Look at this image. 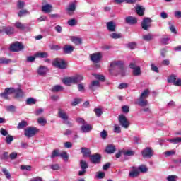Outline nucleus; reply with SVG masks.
I'll use <instances>...</instances> for the list:
<instances>
[{"instance_id":"obj_1","label":"nucleus","mask_w":181,"mask_h":181,"mask_svg":"<svg viewBox=\"0 0 181 181\" xmlns=\"http://www.w3.org/2000/svg\"><path fill=\"white\" fill-rule=\"evenodd\" d=\"M58 117L59 118H61V119H63L64 124L69 125V127H73L71 122H69V115H67V112L64 111V110L62 108L58 109Z\"/></svg>"},{"instance_id":"obj_2","label":"nucleus","mask_w":181,"mask_h":181,"mask_svg":"<svg viewBox=\"0 0 181 181\" xmlns=\"http://www.w3.org/2000/svg\"><path fill=\"white\" fill-rule=\"evenodd\" d=\"M52 66H54V67H57V69H64L67 67V64H66V62H64V59L56 58L52 62Z\"/></svg>"},{"instance_id":"obj_3","label":"nucleus","mask_w":181,"mask_h":181,"mask_svg":"<svg viewBox=\"0 0 181 181\" xmlns=\"http://www.w3.org/2000/svg\"><path fill=\"white\" fill-rule=\"evenodd\" d=\"M37 131L36 127H28L24 130V135L28 138H32L36 135Z\"/></svg>"},{"instance_id":"obj_4","label":"nucleus","mask_w":181,"mask_h":181,"mask_svg":"<svg viewBox=\"0 0 181 181\" xmlns=\"http://www.w3.org/2000/svg\"><path fill=\"white\" fill-rule=\"evenodd\" d=\"M119 122L123 128H125V129H128L129 127V122H128V119H127V117L124 115H119Z\"/></svg>"},{"instance_id":"obj_5","label":"nucleus","mask_w":181,"mask_h":181,"mask_svg":"<svg viewBox=\"0 0 181 181\" xmlns=\"http://www.w3.org/2000/svg\"><path fill=\"white\" fill-rule=\"evenodd\" d=\"M130 69H132L133 75L138 77L142 74V71H141V66H136L135 63H131L129 65Z\"/></svg>"},{"instance_id":"obj_6","label":"nucleus","mask_w":181,"mask_h":181,"mask_svg":"<svg viewBox=\"0 0 181 181\" xmlns=\"http://www.w3.org/2000/svg\"><path fill=\"white\" fill-rule=\"evenodd\" d=\"M151 23H152V18H144L141 22V28L144 30H148L151 28Z\"/></svg>"},{"instance_id":"obj_7","label":"nucleus","mask_w":181,"mask_h":181,"mask_svg":"<svg viewBox=\"0 0 181 181\" xmlns=\"http://www.w3.org/2000/svg\"><path fill=\"white\" fill-rule=\"evenodd\" d=\"M10 50L11 52H21V50H23V45L21 42H16L11 45Z\"/></svg>"},{"instance_id":"obj_8","label":"nucleus","mask_w":181,"mask_h":181,"mask_svg":"<svg viewBox=\"0 0 181 181\" xmlns=\"http://www.w3.org/2000/svg\"><path fill=\"white\" fill-rule=\"evenodd\" d=\"M101 87V83H100V81L93 80L89 84V90L91 91H95L98 88Z\"/></svg>"},{"instance_id":"obj_9","label":"nucleus","mask_w":181,"mask_h":181,"mask_svg":"<svg viewBox=\"0 0 181 181\" xmlns=\"http://www.w3.org/2000/svg\"><path fill=\"white\" fill-rule=\"evenodd\" d=\"M101 52H95L90 55V60L93 62V63H99L101 61Z\"/></svg>"},{"instance_id":"obj_10","label":"nucleus","mask_w":181,"mask_h":181,"mask_svg":"<svg viewBox=\"0 0 181 181\" xmlns=\"http://www.w3.org/2000/svg\"><path fill=\"white\" fill-rule=\"evenodd\" d=\"M47 71H49V68L45 66H40L37 69V74L38 76H41L45 77L47 74Z\"/></svg>"},{"instance_id":"obj_11","label":"nucleus","mask_w":181,"mask_h":181,"mask_svg":"<svg viewBox=\"0 0 181 181\" xmlns=\"http://www.w3.org/2000/svg\"><path fill=\"white\" fill-rule=\"evenodd\" d=\"M90 162L97 165V163H100L101 162V155L96 153L95 155H91L90 157Z\"/></svg>"},{"instance_id":"obj_12","label":"nucleus","mask_w":181,"mask_h":181,"mask_svg":"<svg viewBox=\"0 0 181 181\" xmlns=\"http://www.w3.org/2000/svg\"><path fill=\"white\" fill-rule=\"evenodd\" d=\"M107 29L109 32H115L117 24L114 21H109L106 23Z\"/></svg>"},{"instance_id":"obj_13","label":"nucleus","mask_w":181,"mask_h":181,"mask_svg":"<svg viewBox=\"0 0 181 181\" xmlns=\"http://www.w3.org/2000/svg\"><path fill=\"white\" fill-rule=\"evenodd\" d=\"M125 22L129 25H135L136 23H138V18L134 16H127L125 18Z\"/></svg>"},{"instance_id":"obj_14","label":"nucleus","mask_w":181,"mask_h":181,"mask_svg":"<svg viewBox=\"0 0 181 181\" xmlns=\"http://www.w3.org/2000/svg\"><path fill=\"white\" fill-rule=\"evenodd\" d=\"M42 11L45 13H50V12L53 11V6H52V4H47L45 5H43L42 6Z\"/></svg>"},{"instance_id":"obj_15","label":"nucleus","mask_w":181,"mask_h":181,"mask_svg":"<svg viewBox=\"0 0 181 181\" xmlns=\"http://www.w3.org/2000/svg\"><path fill=\"white\" fill-rule=\"evenodd\" d=\"M143 158H152V149L146 148L141 152Z\"/></svg>"},{"instance_id":"obj_16","label":"nucleus","mask_w":181,"mask_h":181,"mask_svg":"<svg viewBox=\"0 0 181 181\" xmlns=\"http://www.w3.org/2000/svg\"><path fill=\"white\" fill-rule=\"evenodd\" d=\"M74 51V47L70 45H66L63 48V52L65 54H70L71 53H73Z\"/></svg>"},{"instance_id":"obj_17","label":"nucleus","mask_w":181,"mask_h":181,"mask_svg":"<svg viewBox=\"0 0 181 181\" xmlns=\"http://www.w3.org/2000/svg\"><path fill=\"white\" fill-rule=\"evenodd\" d=\"M124 64L121 61H114L110 64V67L112 69H115V67H117V69H122V66Z\"/></svg>"},{"instance_id":"obj_18","label":"nucleus","mask_w":181,"mask_h":181,"mask_svg":"<svg viewBox=\"0 0 181 181\" xmlns=\"http://www.w3.org/2000/svg\"><path fill=\"white\" fill-rule=\"evenodd\" d=\"M81 152L83 154V156H85L86 158H90L91 156V151H90V149L88 148L82 147L81 148Z\"/></svg>"},{"instance_id":"obj_19","label":"nucleus","mask_w":181,"mask_h":181,"mask_svg":"<svg viewBox=\"0 0 181 181\" xmlns=\"http://www.w3.org/2000/svg\"><path fill=\"white\" fill-rule=\"evenodd\" d=\"M129 176L133 178L138 177V176H139V170L135 167H133V170L129 173Z\"/></svg>"},{"instance_id":"obj_20","label":"nucleus","mask_w":181,"mask_h":181,"mask_svg":"<svg viewBox=\"0 0 181 181\" xmlns=\"http://www.w3.org/2000/svg\"><path fill=\"white\" fill-rule=\"evenodd\" d=\"M136 104H138L139 107H146V105H148V100L139 98Z\"/></svg>"},{"instance_id":"obj_21","label":"nucleus","mask_w":181,"mask_h":181,"mask_svg":"<svg viewBox=\"0 0 181 181\" xmlns=\"http://www.w3.org/2000/svg\"><path fill=\"white\" fill-rule=\"evenodd\" d=\"M66 11L69 15H73V13L76 11V3H71L66 8Z\"/></svg>"},{"instance_id":"obj_22","label":"nucleus","mask_w":181,"mask_h":181,"mask_svg":"<svg viewBox=\"0 0 181 181\" xmlns=\"http://www.w3.org/2000/svg\"><path fill=\"white\" fill-rule=\"evenodd\" d=\"M81 129L82 132H90L91 129H93V127L88 124H84L83 125L81 126Z\"/></svg>"},{"instance_id":"obj_23","label":"nucleus","mask_w":181,"mask_h":181,"mask_svg":"<svg viewBox=\"0 0 181 181\" xmlns=\"http://www.w3.org/2000/svg\"><path fill=\"white\" fill-rule=\"evenodd\" d=\"M3 30L6 35H13L15 29L12 27H3Z\"/></svg>"},{"instance_id":"obj_24","label":"nucleus","mask_w":181,"mask_h":181,"mask_svg":"<svg viewBox=\"0 0 181 181\" xmlns=\"http://www.w3.org/2000/svg\"><path fill=\"white\" fill-rule=\"evenodd\" d=\"M136 12L139 16H144L145 8H142V6H137L136 8Z\"/></svg>"},{"instance_id":"obj_25","label":"nucleus","mask_w":181,"mask_h":181,"mask_svg":"<svg viewBox=\"0 0 181 181\" xmlns=\"http://www.w3.org/2000/svg\"><path fill=\"white\" fill-rule=\"evenodd\" d=\"M72 80L74 81V84H77V83H80L81 81H83V78L81 75H76L74 76H72Z\"/></svg>"},{"instance_id":"obj_26","label":"nucleus","mask_w":181,"mask_h":181,"mask_svg":"<svg viewBox=\"0 0 181 181\" xmlns=\"http://www.w3.org/2000/svg\"><path fill=\"white\" fill-rule=\"evenodd\" d=\"M62 82L65 86H71V84H74L73 77L65 78L62 80Z\"/></svg>"},{"instance_id":"obj_27","label":"nucleus","mask_w":181,"mask_h":181,"mask_svg":"<svg viewBox=\"0 0 181 181\" xmlns=\"http://www.w3.org/2000/svg\"><path fill=\"white\" fill-rule=\"evenodd\" d=\"M105 152L107 153H114L115 152V146L112 144H110L106 147Z\"/></svg>"},{"instance_id":"obj_28","label":"nucleus","mask_w":181,"mask_h":181,"mask_svg":"<svg viewBox=\"0 0 181 181\" xmlns=\"http://www.w3.org/2000/svg\"><path fill=\"white\" fill-rule=\"evenodd\" d=\"M151 92L149 91V89H145L142 93H141V95H140V98H144V99H145V100H146V98H148V97H149V93H150Z\"/></svg>"},{"instance_id":"obj_29","label":"nucleus","mask_w":181,"mask_h":181,"mask_svg":"<svg viewBox=\"0 0 181 181\" xmlns=\"http://www.w3.org/2000/svg\"><path fill=\"white\" fill-rule=\"evenodd\" d=\"M48 54L47 52H37L35 54V57L40 58V59H46Z\"/></svg>"},{"instance_id":"obj_30","label":"nucleus","mask_w":181,"mask_h":181,"mask_svg":"<svg viewBox=\"0 0 181 181\" xmlns=\"http://www.w3.org/2000/svg\"><path fill=\"white\" fill-rule=\"evenodd\" d=\"M167 141H168V142H170V144H180L181 137L168 139Z\"/></svg>"},{"instance_id":"obj_31","label":"nucleus","mask_w":181,"mask_h":181,"mask_svg":"<svg viewBox=\"0 0 181 181\" xmlns=\"http://www.w3.org/2000/svg\"><path fill=\"white\" fill-rule=\"evenodd\" d=\"M25 127H28V122L22 120L20 123H18L17 128L18 129H23V128Z\"/></svg>"},{"instance_id":"obj_32","label":"nucleus","mask_w":181,"mask_h":181,"mask_svg":"<svg viewBox=\"0 0 181 181\" xmlns=\"http://www.w3.org/2000/svg\"><path fill=\"white\" fill-rule=\"evenodd\" d=\"M109 36L111 39H121V37H122V35L121 33H110Z\"/></svg>"},{"instance_id":"obj_33","label":"nucleus","mask_w":181,"mask_h":181,"mask_svg":"<svg viewBox=\"0 0 181 181\" xmlns=\"http://www.w3.org/2000/svg\"><path fill=\"white\" fill-rule=\"evenodd\" d=\"M14 93H16V98H21V97H23V91L20 88L16 89V92Z\"/></svg>"},{"instance_id":"obj_34","label":"nucleus","mask_w":181,"mask_h":181,"mask_svg":"<svg viewBox=\"0 0 181 181\" xmlns=\"http://www.w3.org/2000/svg\"><path fill=\"white\" fill-rule=\"evenodd\" d=\"M143 39L146 42H151V40H152V39H153V35H152L151 33H148L147 35H143Z\"/></svg>"},{"instance_id":"obj_35","label":"nucleus","mask_w":181,"mask_h":181,"mask_svg":"<svg viewBox=\"0 0 181 181\" xmlns=\"http://www.w3.org/2000/svg\"><path fill=\"white\" fill-rule=\"evenodd\" d=\"M80 166L81 169L86 170L88 169V164H87V162L83 160H80Z\"/></svg>"},{"instance_id":"obj_36","label":"nucleus","mask_w":181,"mask_h":181,"mask_svg":"<svg viewBox=\"0 0 181 181\" xmlns=\"http://www.w3.org/2000/svg\"><path fill=\"white\" fill-rule=\"evenodd\" d=\"M15 26L16 28H17V29H21V30H25V29L26 28V25L23 24L21 22L16 23Z\"/></svg>"},{"instance_id":"obj_37","label":"nucleus","mask_w":181,"mask_h":181,"mask_svg":"<svg viewBox=\"0 0 181 181\" xmlns=\"http://www.w3.org/2000/svg\"><path fill=\"white\" fill-rule=\"evenodd\" d=\"M26 104L27 105H33L34 104H36V99L33 98H29L26 100Z\"/></svg>"},{"instance_id":"obj_38","label":"nucleus","mask_w":181,"mask_h":181,"mask_svg":"<svg viewBox=\"0 0 181 181\" xmlns=\"http://www.w3.org/2000/svg\"><path fill=\"white\" fill-rule=\"evenodd\" d=\"M123 155H124V156H134L135 152L132 150H127L123 151Z\"/></svg>"},{"instance_id":"obj_39","label":"nucleus","mask_w":181,"mask_h":181,"mask_svg":"<svg viewBox=\"0 0 181 181\" xmlns=\"http://www.w3.org/2000/svg\"><path fill=\"white\" fill-rule=\"evenodd\" d=\"M4 90H6V93H8V95H11V94L16 93V89L13 88H6Z\"/></svg>"},{"instance_id":"obj_40","label":"nucleus","mask_w":181,"mask_h":181,"mask_svg":"<svg viewBox=\"0 0 181 181\" xmlns=\"http://www.w3.org/2000/svg\"><path fill=\"white\" fill-rule=\"evenodd\" d=\"M6 111H8L9 112H15L16 111V107L11 105L6 106Z\"/></svg>"},{"instance_id":"obj_41","label":"nucleus","mask_w":181,"mask_h":181,"mask_svg":"<svg viewBox=\"0 0 181 181\" xmlns=\"http://www.w3.org/2000/svg\"><path fill=\"white\" fill-rule=\"evenodd\" d=\"M137 169L139 172H141V173H146V172H148V168H146V165H140Z\"/></svg>"},{"instance_id":"obj_42","label":"nucleus","mask_w":181,"mask_h":181,"mask_svg":"<svg viewBox=\"0 0 181 181\" xmlns=\"http://www.w3.org/2000/svg\"><path fill=\"white\" fill-rule=\"evenodd\" d=\"M37 122L38 124H40V125H46V124H47V120H46V119H45V117H40L37 119Z\"/></svg>"},{"instance_id":"obj_43","label":"nucleus","mask_w":181,"mask_h":181,"mask_svg":"<svg viewBox=\"0 0 181 181\" xmlns=\"http://www.w3.org/2000/svg\"><path fill=\"white\" fill-rule=\"evenodd\" d=\"M52 91L58 93L59 91H63V86L57 85L52 88Z\"/></svg>"},{"instance_id":"obj_44","label":"nucleus","mask_w":181,"mask_h":181,"mask_svg":"<svg viewBox=\"0 0 181 181\" xmlns=\"http://www.w3.org/2000/svg\"><path fill=\"white\" fill-rule=\"evenodd\" d=\"M57 156H60V154L59 153V150L58 149H55L52 151V155L50 156V158H52V159L54 158H57Z\"/></svg>"},{"instance_id":"obj_45","label":"nucleus","mask_w":181,"mask_h":181,"mask_svg":"<svg viewBox=\"0 0 181 181\" xmlns=\"http://www.w3.org/2000/svg\"><path fill=\"white\" fill-rule=\"evenodd\" d=\"M2 172L7 179H11V173H9V171H8V169L3 168Z\"/></svg>"},{"instance_id":"obj_46","label":"nucleus","mask_w":181,"mask_h":181,"mask_svg":"<svg viewBox=\"0 0 181 181\" xmlns=\"http://www.w3.org/2000/svg\"><path fill=\"white\" fill-rule=\"evenodd\" d=\"M81 103V99L80 98H75L71 103V105L72 107H76V105H78V104H80Z\"/></svg>"},{"instance_id":"obj_47","label":"nucleus","mask_w":181,"mask_h":181,"mask_svg":"<svg viewBox=\"0 0 181 181\" xmlns=\"http://www.w3.org/2000/svg\"><path fill=\"white\" fill-rule=\"evenodd\" d=\"M29 11L28 10H21L18 12V16L19 18H22L24 15H29Z\"/></svg>"},{"instance_id":"obj_48","label":"nucleus","mask_w":181,"mask_h":181,"mask_svg":"<svg viewBox=\"0 0 181 181\" xmlns=\"http://www.w3.org/2000/svg\"><path fill=\"white\" fill-rule=\"evenodd\" d=\"M69 26H76L77 25V20L72 18L67 22Z\"/></svg>"},{"instance_id":"obj_49","label":"nucleus","mask_w":181,"mask_h":181,"mask_svg":"<svg viewBox=\"0 0 181 181\" xmlns=\"http://www.w3.org/2000/svg\"><path fill=\"white\" fill-rule=\"evenodd\" d=\"M164 154L165 155V156L169 157L173 155H176V151L175 150H170L168 151H165Z\"/></svg>"},{"instance_id":"obj_50","label":"nucleus","mask_w":181,"mask_h":181,"mask_svg":"<svg viewBox=\"0 0 181 181\" xmlns=\"http://www.w3.org/2000/svg\"><path fill=\"white\" fill-rule=\"evenodd\" d=\"M59 156L61 158H62V159H64V160H65V162H67V160H69V156L67 155L66 152H63V153H60Z\"/></svg>"},{"instance_id":"obj_51","label":"nucleus","mask_w":181,"mask_h":181,"mask_svg":"<svg viewBox=\"0 0 181 181\" xmlns=\"http://www.w3.org/2000/svg\"><path fill=\"white\" fill-rule=\"evenodd\" d=\"M129 87V84L127 83H122L119 85L118 88L119 90H124V88H128Z\"/></svg>"},{"instance_id":"obj_52","label":"nucleus","mask_w":181,"mask_h":181,"mask_svg":"<svg viewBox=\"0 0 181 181\" xmlns=\"http://www.w3.org/2000/svg\"><path fill=\"white\" fill-rule=\"evenodd\" d=\"M18 9H23L25 8V1H18L17 3Z\"/></svg>"},{"instance_id":"obj_53","label":"nucleus","mask_w":181,"mask_h":181,"mask_svg":"<svg viewBox=\"0 0 181 181\" xmlns=\"http://www.w3.org/2000/svg\"><path fill=\"white\" fill-rule=\"evenodd\" d=\"M0 97L4 98V100H9V95L6 93V90H4V93H0Z\"/></svg>"},{"instance_id":"obj_54","label":"nucleus","mask_w":181,"mask_h":181,"mask_svg":"<svg viewBox=\"0 0 181 181\" xmlns=\"http://www.w3.org/2000/svg\"><path fill=\"white\" fill-rule=\"evenodd\" d=\"M177 78H176L175 75H171L168 78V83H173V84H175Z\"/></svg>"},{"instance_id":"obj_55","label":"nucleus","mask_w":181,"mask_h":181,"mask_svg":"<svg viewBox=\"0 0 181 181\" xmlns=\"http://www.w3.org/2000/svg\"><path fill=\"white\" fill-rule=\"evenodd\" d=\"M21 170H28L30 172V170H32V166L23 165L21 166Z\"/></svg>"},{"instance_id":"obj_56","label":"nucleus","mask_w":181,"mask_h":181,"mask_svg":"<svg viewBox=\"0 0 181 181\" xmlns=\"http://www.w3.org/2000/svg\"><path fill=\"white\" fill-rule=\"evenodd\" d=\"M119 74H120L121 76H125V74H127V69H125V68L124 67V65H122V68H119Z\"/></svg>"},{"instance_id":"obj_57","label":"nucleus","mask_w":181,"mask_h":181,"mask_svg":"<svg viewBox=\"0 0 181 181\" xmlns=\"http://www.w3.org/2000/svg\"><path fill=\"white\" fill-rule=\"evenodd\" d=\"M94 112L96 114L97 117H100L101 115H103V110H101V109L100 108L95 109Z\"/></svg>"},{"instance_id":"obj_58","label":"nucleus","mask_w":181,"mask_h":181,"mask_svg":"<svg viewBox=\"0 0 181 181\" xmlns=\"http://www.w3.org/2000/svg\"><path fill=\"white\" fill-rule=\"evenodd\" d=\"M114 132H115V134H121V127L115 124L114 126Z\"/></svg>"},{"instance_id":"obj_59","label":"nucleus","mask_w":181,"mask_h":181,"mask_svg":"<svg viewBox=\"0 0 181 181\" xmlns=\"http://www.w3.org/2000/svg\"><path fill=\"white\" fill-rule=\"evenodd\" d=\"M8 63H11V59H8L6 58L0 59V64H8Z\"/></svg>"},{"instance_id":"obj_60","label":"nucleus","mask_w":181,"mask_h":181,"mask_svg":"<svg viewBox=\"0 0 181 181\" xmlns=\"http://www.w3.org/2000/svg\"><path fill=\"white\" fill-rule=\"evenodd\" d=\"M72 42L75 44V45H81V40L80 38H77V37H74L72 39Z\"/></svg>"},{"instance_id":"obj_61","label":"nucleus","mask_w":181,"mask_h":181,"mask_svg":"<svg viewBox=\"0 0 181 181\" xmlns=\"http://www.w3.org/2000/svg\"><path fill=\"white\" fill-rule=\"evenodd\" d=\"M151 67L152 71H154L155 73H159V69L154 64H151Z\"/></svg>"},{"instance_id":"obj_62","label":"nucleus","mask_w":181,"mask_h":181,"mask_svg":"<svg viewBox=\"0 0 181 181\" xmlns=\"http://www.w3.org/2000/svg\"><path fill=\"white\" fill-rule=\"evenodd\" d=\"M127 47L129 49H134L135 47H136V43L135 42H129L127 44Z\"/></svg>"},{"instance_id":"obj_63","label":"nucleus","mask_w":181,"mask_h":181,"mask_svg":"<svg viewBox=\"0 0 181 181\" xmlns=\"http://www.w3.org/2000/svg\"><path fill=\"white\" fill-rule=\"evenodd\" d=\"M176 177H177L176 175H169L167 177L168 181H176Z\"/></svg>"},{"instance_id":"obj_64","label":"nucleus","mask_w":181,"mask_h":181,"mask_svg":"<svg viewBox=\"0 0 181 181\" xmlns=\"http://www.w3.org/2000/svg\"><path fill=\"white\" fill-rule=\"evenodd\" d=\"M174 86H177V87H181V79L177 78L175 79V82H174Z\"/></svg>"}]
</instances>
